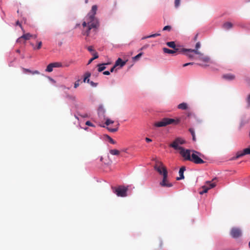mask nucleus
Instances as JSON below:
<instances>
[{
    "label": "nucleus",
    "instance_id": "nucleus-1",
    "mask_svg": "<svg viewBox=\"0 0 250 250\" xmlns=\"http://www.w3.org/2000/svg\"><path fill=\"white\" fill-rule=\"evenodd\" d=\"M97 8V5H93L90 12L87 14L86 18L88 20V28L85 32H83V35L88 36L90 34V31L92 29H93V31H96L98 29L100 26L99 21V20L95 17Z\"/></svg>",
    "mask_w": 250,
    "mask_h": 250
},
{
    "label": "nucleus",
    "instance_id": "nucleus-2",
    "mask_svg": "<svg viewBox=\"0 0 250 250\" xmlns=\"http://www.w3.org/2000/svg\"><path fill=\"white\" fill-rule=\"evenodd\" d=\"M179 119L164 118L161 121L155 122L154 126L157 127H165L169 125H177L180 123Z\"/></svg>",
    "mask_w": 250,
    "mask_h": 250
},
{
    "label": "nucleus",
    "instance_id": "nucleus-3",
    "mask_svg": "<svg viewBox=\"0 0 250 250\" xmlns=\"http://www.w3.org/2000/svg\"><path fill=\"white\" fill-rule=\"evenodd\" d=\"M185 143V141L181 138H177L174 141L169 145V146L172 147L175 150H179V152L183 147L181 146L180 145Z\"/></svg>",
    "mask_w": 250,
    "mask_h": 250
},
{
    "label": "nucleus",
    "instance_id": "nucleus-4",
    "mask_svg": "<svg viewBox=\"0 0 250 250\" xmlns=\"http://www.w3.org/2000/svg\"><path fill=\"white\" fill-rule=\"evenodd\" d=\"M154 168L160 175L164 176L165 172L167 174H168L167 168L164 166L162 162L160 161H155Z\"/></svg>",
    "mask_w": 250,
    "mask_h": 250
},
{
    "label": "nucleus",
    "instance_id": "nucleus-5",
    "mask_svg": "<svg viewBox=\"0 0 250 250\" xmlns=\"http://www.w3.org/2000/svg\"><path fill=\"white\" fill-rule=\"evenodd\" d=\"M182 52H190L191 53H194L196 54H198L199 55L198 58L200 60L202 61L205 62H207L209 61V58L208 56H204L203 54L201 53L200 52L197 51L196 50H192V49H186L183 48L181 50Z\"/></svg>",
    "mask_w": 250,
    "mask_h": 250
},
{
    "label": "nucleus",
    "instance_id": "nucleus-6",
    "mask_svg": "<svg viewBox=\"0 0 250 250\" xmlns=\"http://www.w3.org/2000/svg\"><path fill=\"white\" fill-rule=\"evenodd\" d=\"M128 189L124 186H119L116 188H113V192L118 196L120 197H125L127 196V191Z\"/></svg>",
    "mask_w": 250,
    "mask_h": 250
},
{
    "label": "nucleus",
    "instance_id": "nucleus-7",
    "mask_svg": "<svg viewBox=\"0 0 250 250\" xmlns=\"http://www.w3.org/2000/svg\"><path fill=\"white\" fill-rule=\"evenodd\" d=\"M192 153L190 158V161L196 164H201L205 163V162L199 157L198 154L200 155V153L196 151L192 150Z\"/></svg>",
    "mask_w": 250,
    "mask_h": 250
},
{
    "label": "nucleus",
    "instance_id": "nucleus-8",
    "mask_svg": "<svg viewBox=\"0 0 250 250\" xmlns=\"http://www.w3.org/2000/svg\"><path fill=\"white\" fill-rule=\"evenodd\" d=\"M191 151L192 150L186 149L183 147L179 152L185 160L189 161L191 156Z\"/></svg>",
    "mask_w": 250,
    "mask_h": 250
},
{
    "label": "nucleus",
    "instance_id": "nucleus-9",
    "mask_svg": "<svg viewBox=\"0 0 250 250\" xmlns=\"http://www.w3.org/2000/svg\"><path fill=\"white\" fill-rule=\"evenodd\" d=\"M167 174L165 172L164 175L163 176L162 181L160 183V185L161 187L170 188L173 186L172 184L170 183L167 179Z\"/></svg>",
    "mask_w": 250,
    "mask_h": 250
},
{
    "label": "nucleus",
    "instance_id": "nucleus-10",
    "mask_svg": "<svg viewBox=\"0 0 250 250\" xmlns=\"http://www.w3.org/2000/svg\"><path fill=\"white\" fill-rule=\"evenodd\" d=\"M217 178H213L211 181H207L206 182V185H204L207 187L208 190L214 188L216 186Z\"/></svg>",
    "mask_w": 250,
    "mask_h": 250
},
{
    "label": "nucleus",
    "instance_id": "nucleus-11",
    "mask_svg": "<svg viewBox=\"0 0 250 250\" xmlns=\"http://www.w3.org/2000/svg\"><path fill=\"white\" fill-rule=\"evenodd\" d=\"M126 61H123L121 58H118L114 63L117 67L116 70L123 67L126 64Z\"/></svg>",
    "mask_w": 250,
    "mask_h": 250
},
{
    "label": "nucleus",
    "instance_id": "nucleus-12",
    "mask_svg": "<svg viewBox=\"0 0 250 250\" xmlns=\"http://www.w3.org/2000/svg\"><path fill=\"white\" fill-rule=\"evenodd\" d=\"M231 235L234 238H237L241 235V230L237 228H233L230 232Z\"/></svg>",
    "mask_w": 250,
    "mask_h": 250
},
{
    "label": "nucleus",
    "instance_id": "nucleus-13",
    "mask_svg": "<svg viewBox=\"0 0 250 250\" xmlns=\"http://www.w3.org/2000/svg\"><path fill=\"white\" fill-rule=\"evenodd\" d=\"M186 170V168L185 167H182L180 168L179 174V177L176 178L177 180H180L184 179V172Z\"/></svg>",
    "mask_w": 250,
    "mask_h": 250
},
{
    "label": "nucleus",
    "instance_id": "nucleus-14",
    "mask_svg": "<svg viewBox=\"0 0 250 250\" xmlns=\"http://www.w3.org/2000/svg\"><path fill=\"white\" fill-rule=\"evenodd\" d=\"M106 63H99L97 64V66L98 67V72H102L103 70H104L106 68Z\"/></svg>",
    "mask_w": 250,
    "mask_h": 250
},
{
    "label": "nucleus",
    "instance_id": "nucleus-15",
    "mask_svg": "<svg viewBox=\"0 0 250 250\" xmlns=\"http://www.w3.org/2000/svg\"><path fill=\"white\" fill-rule=\"evenodd\" d=\"M166 44L168 47L173 48V49L175 50L176 51L179 50V49L176 47L174 42L171 41V42H167Z\"/></svg>",
    "mask_w": 250,
    "mask_h": 250
},
{
    "label": "nucleus",
    "instance_id": "nucleus-16",
    "mask_svg": "<svg viewBox=\"0 0 250 250\" xmlns=\"http://www.w3.org/2000/svg\"><path fill=\"white\" fill-rule=\"evenodd\" d=\"M22 72L24 73H30L32 74L39 73V72L37 70L31 71V70H30L29 69L23 68H22Z\"/></svg>",
    "mask_w": 250,
    "mask_h": 250
},
{
    "label": "nucleus",
    "instance_id": "nucleus-17",
    "mask_svg": "<svg viewBox=\"0 0 250 250\" xmlns=\"http://www.w3.org/2000/svg\"><path fill=\"white\" fill-rule=\"evenodd\" d=\"M233 26V24L230 22H226L223 24V28L226 30L230 29Z\"/></svg>",
    "mask_w": 250,
    "mask_h": 250
},
{
    "label": "nucleus",
    "instance_id": "nucleus-18",
    "mask_svg": "<svg viewBox=\"0 0 250 250\" xmlns=\"http://www.w3.org/2000/svg\"><path fill=\"white\" fill-rule=\"evenodd\" d=\"M163 51L164 53H167V54H174L178 51H176L174 49L171 50V49H168L166 47L163 48Z\"/></svg>",
    "mask_w": 250,
    "mask_h": 250
},
{
    "label": "nucleus",
    "instance_id": "nucleus-19",
    "mask_svg": "<svg viewBox=\"0 0 250 250\" xmlns=\"http://www.w3.org/2000/svg\"><path fill=\"white\" fill-rule=\"evenodd\" d=\"M245 154L243 151H238L237 152L236 156L232 158V160H236L241 157L244 156Z\"/></svg>",
    "mask_w": 250,
    "mask_h": 250
},
{
    "label": "nucleus",
    "instance_id": "nucleus-20",
    "mask_svg": "<svg viewBox=\"0 0 250 250\" xmlns=\"http://www.w3.org/2000/svg\"><path fill=\"white\" fill-rule=\"evenodd\" d=\"M178 108L182 110H186L188 108V104L185 103H183L178 105Z\"/></svg>",
    "mask_w": 250,
    "mask_h": 250
},
{
    "label": "nucleus",
    "instance_id": "nucleus-21",
    "mask_svg": "<svg viewBox=\"0 0 250 250\" xmlns=\"http://www.w3.org/2000/svg\"><path fill=\"white\" fill-rule=\"evenodd\" d=\"M93 57L88 61L87 63L88 65L90 64L92 62V61H94L95 59H96L99 57V55L97 52L94 53L93 54Z\"/></svg>",
    "mask_w": 250,
    "mask_h": 250
},
{
    "label": "nucleus",
    "instance_id": "nucleus-22",
    "mask_svg": "<svg viewBox=\"0 0 250 250\" xmlns=\"http://www.w3.org/2000/svg\"><path fill=\"white\" fill-rule=\"evenodd\" d=\"M31 37H32V35L29 33L24 34L21 36V38H22V39H24L25 40H28L30 39Z\"/></svg>",
    "mask_w": 250,
    "mask_h": 250
},
{
    "label": "nucleus",
    "instance_id": "nucleus-23",
    "mask_svg": "<svg viewBox=\"0 0 250 250\" xmlns=\"http://www.w3.org/2000/svg\"><path fill=\"white\" fill-rule=\"evenodd\" d=\"M235 77L236 76L233 74L228 73L223 75V78H235Z\"/></svg>",
    "mask_w": 250,
    "mask_h": 250
},
{
    "label": "nucleus",
    "instance_id": "nucleus-24",
    "mask_svg": "<svg viewBox=\"0 0 250 250\" xmlns=\"http://www.w3.org/2000/svg\"><path fill=\"white\" fill-rule=\"evenodd\" d=\"M90 79H83V83L87 82L88 83H90L91 85L93 87L96 86L97 85V83H94L93 82L90 81Z\"/></svg>",
    "mask_w": 250,
    "mask_h": 250
},
{
    "label": "nucleus",
    "instance_id": "nucleus-25",
    "mask_svg": "<svg viewBox=\"0 0 250 250\" xmlns=\"http://www.w3.org/2000/svg\"><path fill=\"white\" fill-rule=\"evenodd\" d=\"M54 68L53 66V64L51 63H49L45 69L46 72H50L53 71V69Z\"/></svg>",
    "mask_w": 250,
    "mask_h": 250
},
{
    "label": "nucleus",
    "instance_id": "nucleus-26",
    "mask_svg": "<svg viewBox=\"0 0 250 250\" xmlns=\"http://www.w3.org/2000/svg\"><path fill=\"white\" fill-rule=\"evenodd\" d=\"M109 152L113 155H118L120 154V151L117 149H111Z\"/></svg>",
    "mask_w": 250,
    "mask_h": 250
},
{
    "label": "nucleus",
    "instance_id": "nucleus-27",
    "mask_svg": "<svg viewBox=\"0 0 250 250\" xmlns=\"http://www.w3.org/2000/svg\"><path fill=\"white\" fill-rule=\"evenodd\" d=\"M105 137L111 144H115L116 143V142L112 139L109 136L106 135H105Z\"/></svg>",
    "mask_w": 250,
    "mask_h": 250
},
{
    "label": "nucleus",
    "instance_id": "nucleus-28",
    "mask_svg": "<svg viewBox=\"0 0 250 250\" xmlns=\"http://www.w3.org/2000/svg\"><path fill=\"white\" fill-rule=\"evenodd\" d=\"M189 131L192 135L193 141H195L196 138H195V132H194V129L190 128L189 129Z\"/></svg>",
    "mask_w": 250,
    "mask_h": 250
},
{
    "label": "nucleus",
    "instance_id": "nucleus-29",
    "mask_svg": "<svg viewBox=\"0 0 250 250\" xmlns=\"http://www.w3.org/2000/svg\"><path fill=\"white\" fill-rule=\"evenodd\" d=\"M201 188L203 189V190H200L199 191V193L201 195H202L204 193H207L208 191V188L205 186H202Z\"/></svg>",
    "mask_w": 250,
    "mask_h": 250
},
{
    "label": "nucleus",
    "instance_id": "nucleus-30",
    "mask_svg": "<svg viewBox=\"0 0 250 250\" xmlns=\"http://www.w3.org/2000/svg\"><path fill=\"white\" fill-rule=\"evenodd\" d=\"M143 52L139 53L138 54H137V55H136L135 56H134L133 58V60L134 61H137V60H138L139 59V58L143 55Z\"/></svg>",
    "mask_w": 250,
    "mask_h": 250
},
{
    "label": "nucleus",
    "instance_id": "nucleus-31",
    "mask_svg": "<svg viewBox=\"0 0 250 250\" xmlns=\"http://www.w3.org/2000/svg\"><path fill=\"white\" fill-rule=\"evenodd\" d=\"M51 63L53 64L54 67H60L62 66V64L60 62H56Z\"/></svg>",
    "mask_w": 250,
    "mask_h": 250
},
{
    "label": "nucleus",
    "instance_id": "nucleus-32",
    "mask_svg": "<svg viewBox=\"0 0 250 250\" xmlns=\"http://www.w3.org/2000/svg\"><path fill=\"white\" fill-rule=\"evenodd\" d=\"M244 153L245 155L250 154V146L248 148H246L243 150Z\"/></svg>",
    "mask_w": 250,
    "mask_h": 250
},
{
    "label": "nucleus",
    "instance_id": "nucleus-33",
    "mask_svg": "<svg viewBox=\"0 0 250 250\" xmlns=\"http://www.w3.org/2000/svg\"><path fill=\"white\" fill-rule=\"evenodd\" d=\"M91 73L89 72H86L84 73L83 78H89L91 76Z\"/></svg>",
    "mask_w": 250,
    "mask_h": 250
},
{
    "label": "nucleus",
    "instance_id": "nucleus-34",
    "mask_svg": "<svg viewBox=\"0 0 250 250\" xmlns=\"http://www.w3.org/2000/svg\"><path fill=\"white\" fill-rule=\"evenodd\" d=\"M171 29V27L170 25H166L164 27L163 31H170Z\"/></svg>",
    "mask_w": 250,
    "mask_h": 250
},
{
    "label": "nucleus",
    "instance_id": "nucleus-35",
    "mask_svg": "<svg viewBox=\"0 0 250 250\" xmlns=\"http://www.w3.org/2000/svg\"><path fill=\"white\" fill-rule=\"evenodd\" d=\"M187 53H186V55L189 57V58H191V59H192L194 57V55H193V53H191V52H186Z\"/></svg>",
    "mask_w": 250,
    "mask_h": 250
},
{
    "label": "nucleus",
    "instance_id": "nucleus-36",
    "mask_svg": "<svg viewBox=\"0 0 250 250\" xmlns=\"http://www.w3.org/2000/svg\"><path fill=\"white\" fill-rule=\"evenodd\" d=\"M42 45V42H38L37 46L36 47H34V49H40L41 48Z\"/></svg>",
    "mask_w": 250,
    "mask_h": 250
},
{
    "label": "nucleus",
    "instance_id": "nucleus-37",
    "mask_svg": "<svg viewBox=\"0 0 250 250\" xmlns=\"http://www.w3.org/2000/svg\"><path fill=\"white\" fill-rule=\"evenodd\" d=\"M181 0H175L174 4L176 8H178L180 4Z\"/></svg>",
    "mask_w": 250,
    "mask_h": 250
},
{
    "label": "nucleus",
    "instance_id": "nucleus-38",
    "mask_svg": "<svg viewBox=\"0 0 250 250\" xmlns=\"http://www.w3.org/2000/svg\"><path fill=\"white\" fill-rule=\"evenodd\" d=\"M107 128L109 131H110L111 132H115L118 130V127H117V128L107 127Z\"/></svg>",
    "mask_w": 250,
    "mask_h": 250
},
{
    "label": "nucleus",
    "instance_id": "nucleus-39",
    "mask_svg": "<svg viewBox=\"0 0 250 250\" xmlns=\"http://www.w3.org/2000/svg\"><path fill=\"white\" fill-rule=\"evenodd\" d=\"M114 123V122L113 121H111L110 120V119H107L106 120V122L105 123V124L106 125H108L109 124H113Z\"/></svg>",
    "mask_w": 250,
    "mask_h": 250
},
{
    "label": "nucleus",
    "instance_id": "nucleus-40",
    "mask_svg": "<svg viewBox=\"0 0 250 250\" xmlns=\"http://www.w3.org/2000/svg\"><path fill=\"white\" fill-rule=\"evenodd\" d=\"M160 35H161V34L160 33H155V34H153L149 35V38H155L157 36H159Z\"/></svg>",
    "mask_w": 250,
    "mask_h": 250
},
{
    "label": "nucleus",
    "instance_id": "nucleus-41",
    "mask_svg": "<svg viewBox=\"0 0 250 250\" xmlns=\"http://www.w3.org/2000/svg\"><path fill=\"white\" fill-rule=\"evenodd\" d=\"M201 46V44L200 43V42H198L196 43V45H195V49H194V50H196L197 51H198V49Z\"/></svg>",
    "mask_w": 250,
    "mask_h": 250
},
{
    "label": "nucleus",
    "instance_id": "nucleus-42",
    "mask_svg": "<svg viewBox=\"0 0 250 250\" xmlns=\"http://www.w3.org/2000/svg\"><path fill=\"white\" fill-rule=\"evenodd\" d=\"M195 63H194V62H188V63H186L185 64H184L183 65V67H186L187 66H188V65H193V64H195Z\"/></svg>",
    "mask_w": 250,
    "mask_h": 250
},
{
    "label": "nucleus",
    "instance_id": "nucleus-43",
    "mask_svg": "<svg viewBox=\"0 0 250 250\" xmlns=\"http://www.w3.org/2000/svg\"><path fill=\"white\" fill-rule=\"evenodd\" d=\"M86 19H87V18H86ZM87 22H86V21H83L82 23V25L83 27H86L87 26V28H88V20H86Z\"/></svg>",
    "mask_w": 250,
    "mask_h": 250
},
{
    "label": "nucleus",
    "instance_id": "nucleus-44",
    "mask_svg": "<svg viewBox=\"0 0 250 250\" xmlns=\"http://www.w3.org/2000/svg\"><path fill=\"white\" fill-rule=\"evenodd\" d=\"M85 125L90 126H94V125L89 121L86 122Z\"/></svg>",
    "mask_w": 250,
    "mask_h": 250
},
{
    "label": "nucleus",
    "instance_id": "nucleus-45",
    "mask_svg": "<svg viewBox=\"0 0 250 250\" xmlns=\"http://www.w3.org/2000/svg\"><path fill=\"white\" fill-rule=\"evenodd\" d=\"M80 80L79 79L78 81H77V82H75V84H74V87L75 88H77L79 85V82H80Z\"/></svg>",
    "mask_w": 250,
    "mask_h": 250
},
{
    "label": "nucleus",
    "instance_id": "nucleus-46",
    "mask_svg": "<svg viewBox=\"0 0 250 250\" xmlns=\"http://www.w3.org/2000/svg\"><path fill=\"white\" fill-rule=\"evenodd\" d=\"M22 40V38H21V36L20 37H19L18 39H17L16 42L18 43H21Z\"/></svg>",
    "mask_w": 250,
    "mask_h": 250
},
{
    "label": "nucleus",
    "instance_id": "nucleus-47",
    "mask_svg": "<svg viewBox=\"0 0 250 250\" xmlns=\"http://www.w3.org/2000/svg\"><path fill=\"white\" fill-rule=\"evenodd\" d=\"M87 50L91 52L92 51H94V49H93V47L92 46H89L88 47H87Z\"/></svg>",
    "mask_w": 250,
    "mask_h": 250
},
{
    "label": "nucleus",
    "instance_id": "nucleus-48",
    "mask_svg": "<svg viewBox=\"0 0 250 250\" xmlns=\"http://www.w3.org/2000/svg\"><path fill=\"white\" fill-rule=\"evenodd\" d=\"M16 25H19V26L21 28V29H22V30L24 32V30H23V29H22V26H21V23L20 22V21H18L16 22Z\"/></svg>",
    "mask_w": 250,
    "mask_h": 250
},
{
    "label": "nucleus",
    "instance_id": "nucleus-49",
    "mask_svg": "<svg viewBox=\"0 0 250 250\" xmlns=\"http://www.w3.org/2000/svg\"><path fill=\"white\" fill-rule=\"evenodd\" d=\"M115 68H117V67L115 66V65L114 64V65L110 69V72H113L114 71V69Z\"/></svg>",
    "mask_w": 250,
    "mask_h": 250
},
{
    "label": "nucleus",
    "instance_id": "nucleus-50",
    "mask_svg": "<svg viewBox=\"0 0 250 250\" xmlns=\"http://www.w3.org/2000/svg\"><path fill=\"white\" fill-rule=\"evenodd\" d=\"M103 74L105 75H109L110 74L109 71H104L103 72Z\"/></svg>",
    "mask_w": 250,
    "mask_h": 250
},
{
    "label": "nucleus",
    "instance_id": "nucleus-51",
    "mask_svg": "<svg viewBox=\"0 0 250 250\" xmlns=\"http://www.w3.org/2000/svg\"><path fill=\"white\" fill-rule=\"evenodd\" d=\"M78 115L81 116L83 118H86L88 117V115L87 114H84L83 115H81L80 114H78Z\"/></svg>",
    "mask_w": 250,
    "mask_h": 250
},
{
    "label": "nucleus",
    "instance_id": "nucleus-52",
    "mask_svg": "<svg viewBox=\"0 0 250 250\" xmlns=\"http://www.w3.org/2000/svg\"><path fill=\"white\" fill-rule=\"evenodd\" d=\"M145 140H146V142H147V143L152 142V140L148 138H146Z\"/></svg>",
    "mask_w": 250,
    "mask_h": 250
},
{
    "label": "nucleus",
    "instance_id": "nucleus-53",
    "mask_svg": "<svg viewBox=\"0 0 250 250\" xmlns=\"http://www.w3.org/2000/svg\"><path fill=\"white\" fill-rule=\"evenodd\" d=\"M247 102L249 104V106H250V94L249 95V96L248 97Z\"/></svg>",
    "mask_w": 250,
    "mask_h": 250
},
{
    "label": "nucleus",
    "instance_id": "nucleus-54",
    "mask_svg": "<svg viewBox=\"0 0 250 250\" xmlns=\"http://www.w3.org/2000/svg\"><path fill=\"white\" fill-rule=\"evenodd\" d=\"M159 246H160V248H162V247H163V242H162V241H160Z\"/></svg>",
    "mask_w": 250,
    "mask_h": 250
},
{
    "label": "nucleus",
    "instance_id": "nucleus-55",
    "mask_svg": "<svg viewBox=\"0 0 250 250\" xmlns=\"http://www.w3.org/2000/svg\"><path fill=\"white\" fill-rule=\"evenodd\" d=\"M148 38H149V36H144L142 38V40H145Z\"/></svg>",
    "mask_w": 250,
    "mask_h": 250
},
{
    "label": "nucleus",
    "instance_id": "nucleus-56",
    "mask_svg": "<svg viewBox=\"0 0 250 250\" xmlns=\"http://www.w3.org/2000/svg\"><path fill=\"white\" fill-rule=\"evenodd\" d=\"M102 113V114H104V111H103L102 109L99 110V114Z\"/></svg>",
    "mask_w": 250,
    "mask_h": 250
},
{
    "label": "nucleus",
    "instance_id": "nucleus-57",
    "mask_svg": "<svg viewBox=\"0 0 250 250\" xmlns=\"http://www.w3.org/2000/svg\"><path fill=\"white\" fill-rule=\"evenodd\" d=\"M62 44V42H60L58 43L59 46H61Z\"/></svg>",
    "mask_w": 250,
    "mask_h": 250
},
{
    "label": "nucleus",
    "instance_id": "nucleus-58",
    "mask_svg": "<svg viewBox=\"0 0 250 250\" xmlns=\"http://www.w3.org/2000/svg\"><path fill=\"white\" fill-rule=\"evenodd\" d=\"M16 52H17V53H20V50L19 49H17V50H16Z\"/></svg>",
    "mask_w": 250,
    "mask_h": 250
},
{
    "label": "nucleus",
    "instance_id": "nucleus-59",
    "mask_svg": "<svg viewBox=\"0 0 250 250\" xmlns=\"http://www.w3.org/2000/svg\"><path fill=\"white\" fill-rule=\"evenodd\" d=\"M30 44H31V45L32 46H33V47H35V46H34V44H33V43H30Z\"/></svg>",
    "mask_w": 250,
    "mask_h": 250
},
{
    "label": "nucleus",
    "instance_id": "nucleus-60",
    "mask_svg": "<svg viewBox=\"0 0 250 250\" xmlns=\"http://www.w3.org/2000/svg\"><path fill=\"white\" fill-rule=\"evenodd\" d=\"M32 37H34L35 39L37 38V35H32Z\"/></svg>",
    "mask_w": 250,
    "mask_h": 250
},
{
    "label": "nucleus",
    "instance_id": "nucleus-61",
    "mask_svg": "<svg viewBox=\"0 0 250 250\" xmlns=\"http://www.w3.org/2000/svg\"><path fill=\"white\" fill-rule=\"evenodd\" d=\"M75 117L78 120L79 119L77 115H75Z\"/></svg>",
    "mask_w": 250,
    "mask_h": 250
},
{
    "label": "nucleus",
    "instance_id": "nucleus-62",
    "mask_svg": "<svg viewBox=\"0 0 250 250\" xmlns=\"http://www.w3.org/2000/svg\"><path fill=\"white\" fill-rule=\"evenodd\" d=\"M146 47L145 46H144V47H143L142 48H141V50H143V49H144Z\"/></svg>",
    "mask_w": 250,
    "mask_h": 250
},
{
    "label": "nucleus",
    "instance_id": "nucleus-63",
    "mask_svg": "<svg viewBox=\"0 0 250 250\" xmlns=\"http://www.w3.org/2000/svg\"><path fill=\"white\" fill-rule=\"evenodd\" d=\"M93 76H97V75H96V74H95L94 73H93Z\"/></svg>",
    "mask_w": 250,
    "mask_h": 250
},
{
    "label": "nucleus",
    "instance_id": "nucleus-64",
    "mask_svg": "<svg viewBox=\"0 0 250 250\" xmlns=\"http://www.w3.org/2000/svg\"><path fill=\"white\" fill-rule=\"evenodd\" d=\"M249 248H250V241L249 243Z\"/></svg>",
    "mask_w": 250,
    "mask_h": 250
}]
</instances>
